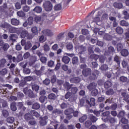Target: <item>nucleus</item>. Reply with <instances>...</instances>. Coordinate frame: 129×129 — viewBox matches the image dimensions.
Listing matches in <instances>:
<instances>
[{
    "instance_id": "31",
    "label": "nucleus",
    "mask_w": 129,
    "mask_h": 129,
    "mask_svg": "<svg viewBox=\"0 0 129 129\" xmlns=\"http://www.w3.org/2000/svg\"><path fill=\"white\" fill-rule=\"evenodd\" d=\"M121 95L122 96L123 100H127V99H129V95L125 92H122Z\"/></svg>"
},
{
    "instance_id": "55",
    "label": "nucleus",
    "mask_w": 129,
    "mask_h": 129,
    "mask_svg": "<svg viewBox=\"0 0 129 129\" xmlns=\"http://www.w3.org/2000/svg\"><path fill=\"white\" fill-rule=\"evenodd\" d=\"M31 31L32 33L34 35H37L38 33V29H37V27L36 26L32 28Z\"/></svg>"
},
{
    "instance_id": "11",
    "label": "nucleus",
    "mask_w": 129,
    "mask_h": 129,
    "mask_svg": "<svg viewBox=\"0 0 129 129\" xmlns=\"http://www.w3.org/2000/svg\"><path fill=\"white\" fill-rule=\"evenodd\" d=\"M113 7L116 9L120 10L123 8V5L121 3L115 2L113 3Z\"/></svg>"
},
{
    "instance_id": "42",
    "label": "nucleus",
    "mask_w": 129,
    "mask_h": 129,
    "mask_svg": "<svg viewBox=\"0 0 129 129\" xmlns=\"http://www.w3.org/2000/svg\"><path fill=\"white\" fill-rule=\"evenodd\" d=\"M89 117L91 121L93 123L96 122L97 120V117L93 115L92 114H90Z\"/></svg>"
},
{
    "instance_id": "64",
    "label": "nucleus",
    "mask_w": 129,
    "mask_h": 129,
    "mask_svg": "<svg viewBox=\"0 0 129 129\" xmlns=\"http://www.w3.org/2000/svg\"><path fill=\"white\" fill-rule=\"evenodd\" d=\"M23 73L29 75L31 73V70L28 68H24L23 69Z\"/></svg>"
},
{
    "instance_id": "22",
    "label": "nucleus",
    "mask_w": 129,
    "mask_h": 129,
    "mask_svg": "<svg viewBox=\"0 0 129 129\" xmlns=\"http://www.w3.org/2000/svg\"><path fill=\"white\" fill-rule=\"evenodd\" d=\"M11 109L12 111H16L17 110V103L13 102L11 104Z\"/></svg>"
},
{
    "instance_id": "7",
    "label": "nucleus",
    "mask_w": 129,
    "mask_h": 129,
    "mask_svg": "<svg viewBox=\"0 0 129 129\" xmlns=\"http://www.w3.org/2000/svg\"><path fill=\"white\" fill-rule=\"evenodd\" d=\"M70 82L72 84H78L81 82V79L79 77L72 78L70 79Z\"/></svg>"
},
{
    "instance_id": "56",
    "label": "nucleus",
    "mask_w": 129,
    "mask_h": 129,
    "mask_svg": "<svg viewBox=\"0 0 129 129\" xmlns=\"http://www.w3.org/2000/svg\"><path fill=\"white\" fill-rule=\"evenodd\" d=\"M23 60V56L21 54H19L18 56L16 57L17 62H19Z\"/></svg>"
},
{
    "instance_id": "14",
    "label": "nucleus",
    "mask_w": 129,
    "mask_h": 129,
    "mask_svg": "<svg viewBox=\"0 0 129 129\" xmlns=\"http://www.w3.org/2000/svg\"><path fill=\"white\" fill-rule=\"evenodd\" d=\"M24 46H25V47H24V49L25 50H29L30 49H31V48L32 46V43L31 42V41H27V42H26V44H25Z\"/></svg>"
},
{
    "instance_id": "15",
    "label": "nucleus",
    "mask_w": 129,
    "mask_h": 129,
    "mask_svg": "<svg viewBox=\"0 0 129 129\" xmlns=\"http://www.w3.org/2000/svg\"><path fill=\"white\" fill-rule=\"evenodd\" d=\"M74 111L73 108H68L64 110V113L65 115H70L73 113Z\"/></svg>"
},
{
    "instance_id": "1",
    "label": "nucleus",
    "mask_w": 129,
    "mask_h": 129,
    "mask_svg": "<svg viewBox=\"0 0 129 129\" xmlns=\"http://www.w3.org/2000/svg\"><path fill=\"white\" fill-rule=\"evenodd\" d=\"M43 8L46 12H50L52 10L53 6L50 1H45L43 3Z\"/></svg>"
},
{
    "instance_id": "20",
    "label": "nucleus",
    "mask_w": 129,
    "mask_h": 129,
    "mask_svg": "<svg viewBox=\"0 0 129 129\" xmlns=\"http://www.w3.org/2000/svg\"><path fill=\"white\" fill-rule=\"evenodd\" d=\"M115 31L116 33H117L118 35H122L123 33V32H124V29L121 27L118 26L115 29Z\"/></svg>"
},
{
    "instance_id": "46",
    "label": "nucleus",
    "mask_w": 129,
    "mask_h": 129,
    "mask_svg": "<svg viewBox=\"0 0 129 129\" xmlns=\"http://www.w3.org/2000/svg\"><path fill=\"white\" fill-rule=\"evenodd\" d=\"M92 125V121L90 120H87L84 123V125L86 128H89Z\"/></svg>"
},
{
    "instance_id": "33",
    "label": "nucleus",
    "mask_w": 129,
    "mask_h": 129,
    "mask_svg": "<svg viewBox=\"0 0 129 129\" xmlns=\"http://www.w3.org/2000/svg\"><path fill=\"white\" fill-rule=\"evenodd\" d=\"M99 58V55L97 54H92L90 56V58L92 59V60L96 61L97 59H98Z\"/></svg>"
},
{
    "instance_id": "58",
    "label": "nucleus",
    "mask_w": 129,
    "mask_h": 129,
    "mask_svg": "<svg viewBox=\"0 0 129 129\" xmlns=\"http://www.w3.org/2000/svg\"><path fill=\"white\" fill-rule=\"evenodd\" d=\"M46 99L47 97L46 96H41V97H40L39 98L40 102H41V103H43L44 102H45V100Z\"/></svg>"
},
{
    "instance_id": "38",
    "label": "nucleus",
    "mask_w": 129,
    "mask_h": 129,
    "mask_svg": "<svg viewBox=\"0 0 129 129\" xmlns=\"http://www.w3.org/2000/svg\"><path fill=\"white\" fill-rule=\"evenodd\" d=\"M10 40H11L12 42H16V41H17V35H16L15 34H12L10 37Z\"/></svg>"
},
{
    "instance_id": "35",
    "label": "nucleus",
    "mask_w": 129,
    "mask_h": 129,
    "mask_svg": "<svg viewBox=\"0 0 129 129\" xmlns=\"http://www.w3.org/2000/svg\"><path fill=\"white\" fill-rule=\"evenodd\" d=\"M120 25L123 27H127L129 26V23L125 20H121Z\"/></svg>"
},
{
    "instance_id": "26",
    "label": "nucleus",
    "mask_w": 129,
    "mask_h": 129,
    "mask_svg": "<svg viewBox=\"0 0 129 129\" xmlns=\"http://www.w3.org/2000/svg\"><path fill=\"white\" fill-rule=\"evenodd\" d=\"M11 71L13 75H15L16 76H18L20 75V70L19 69H16L15 70H12Z\"/></svg>"
},
{
    "instance_id": "17",
    "label": "nucleus",
    "mask_w": 129,
    "mask_h": 129,
    "mask_svg": "<svg viewBox=\"0 0 129 129\" xmlns=\"http://www.w3.org/2000/svg\"><path fill=\"white\" fill-rule=\"evenodd\" d=\"M24 118L27 121H29V120H31V119H32V115L29 112H28L25 114V116Z\"/></svg>"
},
{
    "instance_id": "61",
    "label": "nucleus",
    "mask_w": 129,
    "mask_h": 129,
    "mask_svg": "<svg viewBox=\"0 0 129 129\" xmlns=\"http://www.w3.org/2000/svg\"><path fill=\"white\" fill-rule=\"evenodd\" d=\"M2 114L4 117H7L9 116V112L8 110H3Z\"/></svg>"
},
{
    "instance_id": "54",
    "label": "nucleus",
    "mask_w": 129,
    "mask_h": 129,
    "mask_svg": "<svg viewBox=\"0 0 129 129\" xmlns=\"http://www.w3.org/2000/svg\"><path fill=\"white\" fill-rule=\"evenodd\" d=\"M17 15H18V16L19 17L23 18L25 17V14L24 13V12L18 11V12H17Z\"/></svg>"
},
{
    "instance_id": "30",
    "label": "nucleus",
    "mask_w": 129,
    "mask_h": 129,
    "mask_svg": "<svg viewBox=\"0 0 129 129\" xmlns=\"http://www.w3.org/2000/svg\"><path fill=\"white\" fill-rule=\"evenodd\" d=\"M115 52V48L113 46H109L107 48V53L108 54H112Z\"/></svg>"
},
{
    "instance_id": "29",
    "label": "nucleus",
    "mask_w": 129,
    "mask_h": 129,
    "mask_svg": "<svg viewBox=\"0 0 129 129\" xmlns=\"http://www.w3.org/2000/svg\"><path fill=\"white\" fill-rule=\"evenodd\" d=\"M48 99L52 101H54L56 99V96L54 93H50L48 95Z\"/></svg>"
},
{
    "instance_id": "50",
    "label": "nucleus",
    "mask_w": 129,
    "mask_h": 129,
    "mask_svg": "<svg viewBox=\"0 0 129 129\" xmlns=\"http://www.w3.org/2000/svg\"><path fill=\"white\" fill-rule=\"evenodd\" d=\"M120 81V82L122 83H125L127 82V78L125 77V76H121L119 79Z\"/></svg>"
},
{
    "instance_id": "63",
    "label": "nucleus",
    "mask_w": 129,
    "mask_h": 129,
    "mask_svg": "<svg viewBox=\"0 0 129 129\" xmlns=\"http://www.w3.org/2000/svg\"><path fill=\"white\" fill-rule=\"evenodd\" d=\"M92 94L93 96H96L98 94V90L97 89L92 90Z\"/></svg>"
},
{
    "instance_id": "5",
    "label": "nucleus",
    "mask_w": 129,
    "mask_h": 129,
    "mask_svg": "<svg viewBox=\"0 0 129 129\" xmlns=\"http://www.w3.org/2000/svg\"><path fill=\"white\" fill-rule=\"evenodd\" d=\"M86 104H88L89 107H92V106H95V99L94 98H91L90 101L88 100H86Z\"/></svg>"
},
{
    "instance_id": "25",
    "label": "nucleus",
    "mask_w": 129,
    "mask_h": 129,
    "mask_svg": "<svg viewBox=\"0 0 129 129\" xmlns=\"http://www.w3.org/2000/svg\"><path fill=\"white\" fill-rule=\"evenodd\" d=\"M104 86L105 89L110 88L111 86H112V83H111L110 81H106L104 83Z\"/></svg>"
},
{
    "instance_id": "36",
    "label": "nucleus",
    "mask_w": 129,
    "mask_h": 129,
    "mask_svg": "<svg viewBox=\"0 0 129 129\" xmlns=\"http://www.w3.org/2000/svg\"><path fill=\"white\" fill-rule=\"evenodd\" d=\"M78 90V89L77 87H73L71 88H70V91H71V93L74 95L77 93Z\"/></svg>"
},
{
    "instance_id": "59",
    "label": "nucleus",
    "mask_w": 129,
    "mask_h": 129,
    "mask_svg": "<svg viewBox=\"0 0 129 129\" xmlns=\"http://www.w3.org/2000/svg\"><path fill=\"white\" fill-rule=\"evenodd\" d=\"M123 48V46L121 43H118L117 45L116 46V49L117 50V51H120Z\"/></svg>"
},
{
    "instance_id": "62",
    "label": "nucleus",
    "mask_w": 129,
    "mask_h": 129,
    "mask_svg": "<svg viewBox=\"0 0 129 129\" xmlns=\"http://www.w3.org/2000/svg\"><path fill=\"white\" fill-rule=\"evenodd\" d=\"M86 48L85 46H83V45L80 46L79 50H81V51H80V53H83V52L86 51Z\"/></svg>"
},
{
    "instance_id": "13",
    "label": "nucleus",
    "mask_w": 129,
    "mask_h": 129,
    "mask_svg": "<svg viewBox=\"0 0 129 129\" xmlns=\"http://www.w3.org/2000/svg\"><path fill=\"white\" fill-rule=\"evenodd\" d=\"M71 61V59L67 55H64L62 57V62L64 64H69Z\"/></svg>"
},
{
    "instance_id": "19",
    "label": "nucleus",
    "mask_w": 129,
    "mask_h": 129,
    "mask_svg": "<svg viewBox=\"0 0 129 129\" xmlns=\"http://www.w3.org/2000/svg\"><path fill=\"white\" fill-rule=\"evenodd\" d=\"M30 114H31V115L35 116L36 118H38L40 116V114H39V113L37 111H36L34 110H30Z\"/></svg>"
},
{
    "instance_id": "34",
    "label": "nucleus",
    "mask_w": 129,
    "mask_h": 129,
    "mask_svg": "<svg viewBox=\"0 0 129 129\" xmlns=\"http://www.w3.org/2000/svg\"><path fill=\"white\" fill-rule=\"evenodd\" d=\"M34 11L37 14H40L42 12V8L40 6H36L34 9Z\"/></svg>"
},
{
    "instance_id": "32",
    "label": "nucleus",
    "mask_w": 129,
    "mask_h": 129,
    "mask_svg": "<svg viewBox=\"0 0 129 129\" xmlns=\"http://www.w3.org/2000/svg\"><path fill=\"white\" fill-rule=\"evenodd\" d=\"M15 117H8L7 118V122L10 124H12L15 122Z\"/></svg>"
},
{
    "instance_id": "24",
    "label": "nucleus",
    "mask_w": 129,
    "mask_h": 129,
    "mask_svg": "<svg viewBox=\"0 0 129 129\" xmlns=\"http://www.w3.org/2000/svg\"><path fill=\"white\" fill-rule=\"evenodd\" d=\"M100 69L102 72H106L109 70V68L107 64H104L100 67Z\"/></svg>"
},
{
    "instance_id": "45",
    "label": "nucleus",
    "mask_w": 129,
    "mask_h": 129,
    "mask_svg": "<svg viewBox=\"0 0 129 129\" xmlns=\"http://www.w3.org/2000/svg\"><path fill=\"white\" fill-rule=\"evenodd\" d=\"M6 62L7 60L4 58H2L0 60V68H4Z\"/></svg>"
},
{
    "instance_id": "18",
    "label": "nucleus",
    "mask_w": 129,
    "mask_h": 129,
    "mask_svg": "<svg viewBox=\"0 0 129 129\" xmlns=\"http://www.w3.org/2000/svg\"><path fill=\"white\" fill-rule=\"evenodd\" d=\"M61 113H62V111L61 110L58 109H55L53 110L51 114L52 115H56L61 114Z\"/></svg>"
},
{
    "instance_id": "40",
    "label": "nucleus",
    "mask_w": 129,
    "mask_h": 129,
    "mask_svg": "<svg viewBox=\"0 0 129 129\" xmlns=\"http://www.w3.org/2000/svg\"><path fill=\"white\" fill-rule=\"evenodd\" d=\"M9 48V45L8 43H4L3 45H2V48L5 52L8 51V50Z\"/></svg>"
},
{
    "instance_id": "52",
    "label": "nucleus",
    "mask_w": 129,
    "mask_h": 129,
    "mask_svg": "<svg viewBox=\"0 0 129 129\" xmlns=\"http://www.w3.org/2000/svg\"><path fill=\"white\" fill-rule=\"evenodd\" d=\"M28 25L31 26L33 24V17L30 16L28 18Z\"/></svg>"
},
{
    "instance_id": "48",
    "label": "nucleus",
    "mask_w": 129,
    "mask_h": 129,
    "mask_svg": "<svg viewBox=\"0 0 129 129\" xmlns=\"http://www.w3.org/2000/svg\"><path fill=\"white\" fill-rule=\"evenodd\" d=\"M8 73V70L7 69H4L0 71V76L4 77Z\"/></svg>"
},
{
    "instance_id": "27",
    "label": "nucleus",
    "mask_w": 129,
    "mask_h": 129,
    "mask_svg": "<svg viewBox=\"0 0 129 129\" xmlns=\"http://www.w3.org/2000/svg\"><path fill=\"white\" fill-rule=\"evenodd\" d=\"M125 115V112L124 110L120 111L117 114V117L118 118H124Z\"/></svg>"
},
{
    "instance_id": "41",
    "label": "nucleus",
    "mask_w": 129,
    "mask_h": 129,
    "mask_svg": "<svg viewBox=\"0 0 129 129\" xmlns=\"http://www.w3.org/2000/svg\"><path fill=\"white\" fill-rule=\"evenodd\" d=\"M104 39L106 41H111L112 39V37L110 35L108 34H106L104 36Z\"/></svg>"
},
{
    "instance_id": "9",
    "label": "nucleus",
    "mask_w": 129,
    "mask_h": 129,
    "mask_svg": "<svg viewBox=\"0 0 129 129\" xmlns=\"http://www.w3.org/2000/svg\"><path fill=\"white\" fill-rule=\"evenodd\" d=\"M63 86L64 87V88L67 90V91H69L70 90H71V88H72V86H73V85L70 84V83L68 82H65L64 84H63Z\"/></svg>"
},
{
    "instance_id": "8",
    "label": "nucleus",
    "mask_w": 129,
    "mask_h": 129,
    "mask_svg": "<svg viewBox=\"0 0 129 129\" xmlns=\"http://www.w3.org/2000/svg\"><path fill=\"white\" fill-rule=\"evenodd\" d=\"M37 58L36 56H32L30 57V61L28 63L30 66H32L37 61Z\"/></svg>"
},
{
    "instance_id": "47",
    "label": "nucleus",
    "mask_w": 129,
    "mask_h": 129,
    "mask_svg": "<svg viewBox=\"0 0 129 129\" xmlns=\"http://www.w3.org/2000/svg\"><path fill=\"white\" fill-rule=\"evenodd\" d=\"M32 89L33 91H35V92H38L39 90V87L38 85H32Z\"/></svg>"
},
{
    "instance_id": "21",
    "label": "nucleus",
    "mask_w": 129,
    "mask_h": 129,
    "mask_svg": "<svg viewBox=\"0 0 129 129\" xmlns=\"http://www.w3.org/2000/svg\"><path fill=\"white\" fill-rule=\"evenodd\" d=\"M11 24L14 26H18L20 24V21L16 19H12L11 21Z\"/></svg>"
},
{
    "instance_id": "2",
    "label": "nucleus",
    "mask_w": 129,
    "mask_h": 129,
    "mask_svg": "<svg viewBox=\"0 0 129 129\" xmlns=\"http://www.w3.org/2000/svg\"><path fill=\"white\" fill-rule=\"evenodd\" d=\"M48 119V116L45 115L44 117H39V124L41 126H44L47 123V120Z\"/></svg>"
},
{
    "instance_id": "44",
    "label": "nucleus",
    "mask_w": 129,
    "mask_h": 129,
    "mask_svg": "<svg viewBox=\"0 0 129 129\" xmlns=\"http://www.w3.org/2000/svg\"><path fill=\"white\" fill-rule=\"evenodd\" d=\"M27 95L30 98H34V94L33 92L31 89H29L28 90Z\"/></svg>"
},
{
    "instance_id": "6",
    "label": "nucleus",
    "mask_w": 129,
    "mask_h": 129,
    "mask_svg": "<svg viewBox=\"0 0 129 129\" xmlns=\"http://www.w3.org/2000/svg\"><path fill=\"white\" fill-rule=\"evenodd\" d=\"M97 87V83L95 82L91 83L87 86L88 90L90 91H92L93 90L96 89Z\"/></svg>"
},
{
    "instance_id": "12",
    "label": "nucleus",
    "mask_w": 129,
    "mask_h": 129,
    "mask_svg": "<svg viewBox=\"0 0 129 129\" xmlns=\"http://www.w3.org/2000/svg\"><path fill=\"white\" fill-rule=\"evenodd\" d=\"M19 34H21L20 36L21 38L23 39L26 37L27 35L29 34V32H28L27 30H23V29H22L21 31Z\"/></svg>"
},
{
    "instance_id": "39",
    "label": "nucleus",
    "mask_w": 129,
    "mask_h": 129,
    "mask_svg": "<svg viewBox=\"0 0 129 129\" xmlns=\"http://www.w3.org/2000/svg\"><path fill=\"white\" fill-rule=\"evenodd\" d=\"M122 14L124 15L123 19H124L125 20L129 19V14H127V12L126 11L123 10L122 11Z\"/></svg>"
},
{
    "instance_id": "16",
    "label": "nucleus",
    "mask_w": 129,
    "mask_h": 129,
    "mask_svg": "<svg viewBox=\"0 0 129 129\" xmlns=\"http://www.w3.org/2000/svg\"><path fill=\"white\" fill-rule=\"evenodd\" d=\"M0 27L5 29L8 30V29L11 27L12 26L11 25H9L8 23L4 22L0 25Z\"/></svg>"
},
{
    "instance_id": "37",
    "label": "nucleus",
    "mask_w": 129,
    "mask_h": 129,
    "mask_svg": "<svg viewBox=\"0 0 129 129\" xmlns=\"http://www.w3.org/2000/svg\"><path fill=\"white\" fill-rule=\"evenodd\" d=\"M40 108V105L38 103H34L32 105V109L34 110H38Z\"/></svg>"
},
{
    "instance_id": "53",
    "label": "nucleus",
    "mask_w": 129,
    "mask_h": 129,
    "mask_svg": "<svg viewBox=\"0 0 129 129\" xmlns=\"http://www.w3.org/2000/svg\"><path fill=\"white\" fill-rule=\"evenodd\" d=\"M110 112L109 111H106L102 113V117H108L110 115Z\"/></svg>"
},
{
    "instance_id": "60",
    "label": "nucleus",
    "mask_w": 129,
    "mask_h": 129,
    "mask_svg": "<svg viewBox=\"0 0 129 129\" xmlns=\"http://www.w3.org/2000/svg\"><path fill=\"white\" fill-rule=\"evenodd\" d=\"M118 107V105L116 103H114L112 104L111 106L110 107L111 110H116Z\"/></svg>"
},
{
    "instance_id": "28",
    "label": "nucleus",
    "mask_w": 129,
    "mask_h": 129,
    "mask_svg": "<svg viewBox=\"0 0 129 129\" xmlns=\"http://www.w3.org/2000/svg\"><path fill=\"white\" fill-rule=\"evenodd\" d=\"M72 63L74 65L78 64L79 63V58L77 56H74L72 58Z\"/></svg>"
},
{
    "instance_id": "49",
    "label": "nucleus",
    "mask_w": 129,
    "mask_h": 129,
    "mask_svg": "<svg viewBox=\"0 0 129 129\" xmlns=\"http://www.w3.org/2000/svg\"><path fill=\"white\" fill-rule=\"evenodd\" d=\"M26 85V82L24 80H21L20 83H19V88H24Z\"/></svg>"
},
{
    "instance_id": "3",
    "label": "nucleus",
    "mask_w": 129,
    "mask_h": 129,
    "mask_svg": "<svg viewBox=\"0 0 129 129\" xmlns=\"http://www.w3.org/2000/svg\"><path fill=\"white\" fill-rule=\"evenodd\" d=\"M9 32L11 33H18V34H20L21 32L22 31V28H16L12 26L9 27L8 28Z\"/></svg>"
},
{
    "instance_id": "4",
    "label": "nucleus",
    "mask_w": 129,
    "mask_h": 129,
    "mask_svg": "<svg viewBox=\"0 0 129 129\" xmlns=\"http://www.w3.org/2000/svg\"><path fill=\"white\" fill-rule=\"evenodd\" d=\"M91 73L92 70L89 68H86L85 70H83V71H82V74H83L84 77H87L88 76L91 75Z\"/></svg>"
},
{
    "instance_id": "51",
    "label": "nucleus",
    "mask_w": 129,
    "mask_h": 129,
    "mask_svg": "<svg viewBox=\"0 0 129 129\" xmlns=\"http://www.w3.org/2000/svg\"><path fill=\"white\" fill-rule=\"evenodd\" d=\"M114 93V91L112 89H110L106 91V94L107 95H112Z\"/></svg>"
},
{
    "instance_id": "57",
    "label": "nucleus",
    "mask_w": 129,
    "mask_h": 129,
    "mask_svg": "<svg viewBox=\"0 0 129 129\" xmlns=\"http://www.w3.org/2000/svg\"><path fill=\"white\" fill-rule=\"evenodd\" d=\"M87 115H83L82 117H80L79 121L80 122L83 123L86 120H87Z\"/></svg>"
},
{
    "instance_id": "43",
    "label": "nucleus",
    "mask_w": 129,
    "mask_h": 129,
    "mask_svg": "<svg viewBox=\"0 0 129 129\" xmlns=\"http://www.w3.org/2000/svg\"><path fill=\"white\" fill-rule=\"evenodd\" d=\"M120 58L119 56L116 55L115 57H114V61L116 62L117 63L118 66H120Z\"/></svg>"
},
{
    "instance_id": "23",
    "label": "nucleus",
    "mask_w": 129,
    "mask_h": 129,
    "mask_svg": "<svg viewBox=\"0 0 129 129\" xmlns=\"http://www.w3.org/2000/svg\"><path fill=\"white\" fill-rule=\"evenodd\" d=\"M121 55L123 57H126L129 54L128 50L125 49H123L120 52Z\"/></svg>"
},
{
    "instance_id": "10",
    "label": "nucleus",
    "mask_w": 129,
    "mask_h": 129,
    "mask_svg": "<svg viewBox=\"0 0 129 129\" xmlns=\"http://www.w3.org/2000/svg\"><path fill=\"white\" fill-rule=\"evenodd\" d=\"M42 33H43L44 35H45L46 36H48L49 37H52L53 36V33L52 31L48 29H46L43 31H42Z\"/></svg>"
}]
</instances>
